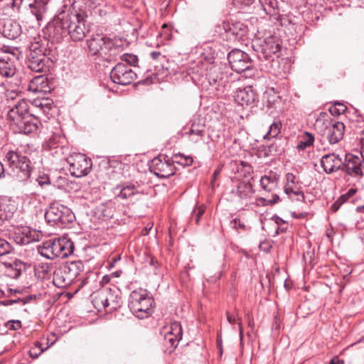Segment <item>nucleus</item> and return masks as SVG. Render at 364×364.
<instances>
[{"label": "nucleus", "instance_id": "obj_1", "mask_svg": "<svg viewBox=\"0 0 364 364\" xmlns=\"http://www.w3.org/2000/svg\"><path fill=\"white\" fill-rule=\"evenodd\" d=\"M6 121L14 133L28 134L35 132L39 124L38 119L29 112L30 102L26 99H19L10 105H6Z\"/></svg>", "mask_w": 364, "mask_h": 364}, {"label": "nucleus", "instance_id": "obj_2", "mask_svg": "<svg viewBox=\"0 0 364 364\" xmlns=\"http://www.w3.org/2000/svg\"><path fill=\"white\" fill-rule=\"evenodd\" d=\"M36 249L41 256L53 260L70 255L73 252L74 244L67 237H54L43 241Z\"/></svg>", "mask_w": 364, "mask_h": 364}, {"label": "nucleus", "instance_id": "obj_3", "mask_svg": "<svg viewBox=\"0 0 364 364\" xmlns=\"http://www.w3.org/2000/svg\"><path fill=\"white\" fill-rule=\"evenodd\" d=\"M314 127L316 132L326 137L331 144H337L343 138L344 124L328 118L325 112L320 114L316 119Z\"/></svg>", "mask_w": 364, "mask_h": 364}, {"label": "nucleus", "instance_id": "obj_4", "mask_svg": "<svg viewBox=\"0 0 364 364\" xmlns=\"http://www.w3.org/2000/svg\"><path fill=\"white\" fill-rule=\"evenodd\" d=\"M92 304L98 311L105 310L110 313L121 306V291L117 287L104 288L96 293L92 299Z\"/></svg>", "mask_w": 364, "mask_h": 364}, {"label": "nucleus", "instance_id": "obj_5", "mask_svg": "<svg viewBox=\"0 0 364 364\" xmlns=\"http://www.w3.org/2000/svg\"><path fill=\"white\" fill-rule=\"evenodd\" d=\"M84 270L80 260L72 261L54 271L53 282L58 288L70 286Z\"/></svg>", "mask_w": 364, "mask_h": 364}, {"label": "nucleus", "instance_id": "obj_6", "mask_svg": "<svg viewBox=\"0 0 364 364\" xmlns=\"http://www.w3.org/2000/svg\"><path fill=\"white\" fill-rule=\"evenodd\" d=\"M11 173L9 174L18 181H25L31 176L30 160L18 152L9 151L5 156Z\"/></svg>", "mask_w": 364, "mask_h": 364}, {"label": "nucleus", "instance_id": "obj_7", "mask_svg": "<svg viewBox=\"0 0 364 364\" xmlns=\"http://www.w3.org/2000/svg\"><path fill=\"white\" fill-rule=\"evenodd\" d=\"M153 299L146 291H134L129 296V307L140 319L148 318L153 312Z\"/></svg>", "mask_w": 364, "mask_h": 364}, {"label": "nucleus", "instance_id": "obj_8", "mask_svg": "<svg viewBox=\"0 0 364 364\" xmlns=\"http://www.w3.org/2000/svg\"><path fill=\"white\" fill-rule=\"evenodd\" d=\"M74 218L75 216L69 208L57 202L52 203L45 213V219L51 226L69 224Z\"/></svg>", "mask_w": 364, "mask_h": 364}, {"label": "nucleus", "instance_id": "obj_9", "mask_svg": "<svg viewBox=\"0 0 364 364\" xmlns=\"http://www.w3.org/2000/svg\"><path fill=\"white\" fill-rule=\"evenodd\" d=\"M87 43L92 55H100L109 60L116 54L117 48L114 46L112 41L102 34L93 35Z\"/></svg>", "mask_w": 364, "mask_h": 364}, {"label": "nucleus", "instance_id": "obj_10", "mask_svg": "<svg viewBox=\"0 0 364 364\" xmlns=\"http://www.w3.org/2000/svg\"><path fill=\"white\" fill-rule=\"evenodd\" d=\"M228 60L232 70L237 73H245V77H252L255 70L252 67V61L249 55L238 49L231 50L228 55Z\"/></svg>", "mask_w": 364, "mask_h": 364}, {"label": "nucleus", "instance_id": "obj_11", "mask_svg": "<svg viewBox=\"0 0 364 364\" xmlns=\"http://www.w3.org/2000/svg\"><path fill=\"white\" fill-rule=\"evenodd\" d=\"M68 36L73 41H81L86 36L89 28L86 26V21L80 14L68 15Z\"/></svg>", "mask_w": 364, "mask_h": 364}, {"label": "nucleus", "instance_id": "obj_12", "mask_svg": "<svg viewBox=\"0 0 364 364\" xmlns=\"http://www.w3.org/2000/svg\"><path fill=\"white\" fill-rule=\"evenodd\" d=\"M68 170L73 176L80 178L88 174L92 168V161L85 155L75 154L68 159Z\"/></svg>", "mask_w": 364, "mask_h": 364}, {"label": "nucleus", "instance_id": "obj_13", "mask_svg": "<svg viewBox=\"0 0 364 364\" xmlns=\"http://www.w3.org/2000/svg\"><path fill=\"white\" fill-rule=\"evenodd\" d=\"M160 333L164 337V346L167 347V350L170 348L169 353H171L178 346V342L182 338L183 331L181 325L179 322L174 321L170 325L164 326Z\"/></svg>", "mask_w": 364, "mask_h": 364}, {"label": "nucleus", "instance_id": "obj_14", "mask_svg": "<svg viewBox=\"0 0 364 364\" xmlns=\"http://www.w3.org/2000/svg\"><path fill=\"white\" fill-rule=\"evenodd\" d=\"M68 15L69 14H61L48 24L47 31L50 38L60 41L68 36Z\"/></svg>", "mask_w": 364, "mask_h": 364}, {"label": "nucleus", "instance_id": "obj_15", "mask_svg": "<svg viewBox=\"0 0 364 364\" xmlns=\"http://www.w3.org/2000/svg\"><path fill=\"white\" fill-rule=\"evenodd\" d=\"M150 170L159 178H168L175 173V166L165 155H159L151 160Z\"/></svg>", "mask_w": 364, "mask_h": 364}, {"label": "nucleus", "instance_id": "obj_16", "mask_svg": "<svg viewBox=\"0 0 364 364\" xmlns=\"http://www.w3.org/2000/svg\"><path fill=\"white\" fill-rule=\"evenodd\" d=\"M110 78L114 83L127 85L136 78V74L129 66L119 63L110 72Z\"/></svg>", "mask_w": 364, "mask_h": 364}, {"label": "nucleus", "instance_id": "obj_17", "mask_svg": "<svg viewBox=\"0 0 364 364\" xmlns=\"http://www.w3.org/2000/svg\"><path fill=\"white\" fill-rule=\"evenodd\" d=\"M364 168V160L362 156H355L351 154L346 155L345 162L342 166V171L354 177H362Z\"/></svg>", "mask_w": 364, "mask_h": 364}, {"label": "nucleus", "instance_id": "obj_18", "mask_svg": "<svg viewBox=\"0 0 364 364\" xmlns=\"http://www.w3.org/2000/svg\"><path fill=\"white\" fill-rule=\"evenodd\" d=\"M235 100L242 107H253L257 104V97L252 87H245L237 90Z\"/></svg>", "mask_w": 364, "mask_h": 364}, {"label": "nucleus", "instance_id": "obj_19", "mask_svg": "<svg viewBox=\"0 0 364 364\" xmlns=\"http://www.w3.org/2000/svg\"><path fill=\"white\" fill-rule=\"evenodd\" d=\"M206 78L211 86H215L217 91L223 92L227 80L220 68L217 65H210L207 69Z\"/></svg>", "mask_w": 364, "mask_h": 364}, {"label": "nucleus", "instance_id": "obj_20", "mask_svg": "<svg viewBox=\"0 0 364 364\" xmlns=\"http://www.w3.org/2000/svg\"><path fill=\"white\" fill-rule=\"evenodd\" d=\"M18 57L14 53H6L0 57V75L5 77H12L16 73V60Z\"/></svg>", "mask_w": 364, "mask_h": 364}, {"label": "nucleus", "instance_id": "obj_21", "mask_svg": "<svg viewBox=\"0 0 364 364\" xmlns=\"http://www.w3.org/2000/svg\"><path fill=\"white\" fill-rule=\"evenodd\" d=\"M28 90L38 95H46L51 91V87L48 77L44 75L36 76L31 80Z\"/></svg>", "mask_w": 364, "mask_h": 364}, {"label": "nucleus", "instance_id": "obj_22", "mask_svg": "<svg viewBox=\"0 0 364 364\" xmlns=\"http://www.w3.org/2000/svg\"><path fill=\"white\" fill-rule=\"evenodd\" d=\"M28 67L33 72L41 73L47 71L44 51L37 50L29 52L28 54Z\"/></svg>", "mask_w": 364, "mask_h": 364}, {"label": "nucleus", "instance_id": "obj_23", "mask_svg": "<svg viewBox=\"0 0 364 364\" xmlns=\"http://www.w3.org/2000/svg\"><path fill=\"white\" fill-rule=\"evenodd\" d=\"M286 181L284 186L285 193L290 198H291V195L296 196L298 201H304L305 197L301 190V186L296 180V176L291 173H288L286 174Z\"/></svg>", "mask_w": 364, "mask_h": 364}, {"label": "nucleus", "instance_id": "obj_24", "mask_svg": "<svg viewBox=\"0 0 364 364\" xmlns=\"http://www.w3.org/2000/svg\"><path fill=\"white\" fill-rule=\"evenodd\" d=\"M320 162L324 171L328 174L342 169L343 164L339 155L334 153L325 154L321 157Z\"/></svg>", "mask_w": 364, "mask_h": 364}, {"label": "nucleus", "instance_id": "obj_25", "mask_svg": "<svg viewBox=\"0 0 364 364\" xmlns=\"http://www.w3.org/2000/svg\"><path fill=\"white\" fill-rule=\"evenodd\" d=\"M261 48L264 58L266 59L269 58L272 54L277 53L281 49L279 40L274 36H269L265 38Z\"/></svg>", "mask_w": 364, "mask_h": 364}, {"label": "nucleus", "instance_id": "obj_26", "mask_svg": "<svg viewBox=\"0 0 364 364\" xmlns=\"http://www.w3.org/2000/svg\"><path fill=\"white\" fill-rule=\"evenodd\" d=\"M1 32L4 36L9 39H15L21 33V27L16 22L8 20L4 22Z\"/></svg>", "mask_w": 364, "mask_h": 364}, {"label": "nucleus", "instance_id": "obj_27", "mask_svg": "<svg viewBox=\"0 0 364 364\" xmlns=\"http://www.w3.org/2000/svg\"><path fill=\"white\" fill-rule=\"evenodd\" d=\"M278 181L279 176L271 171L261 178L260 185L264 191L271 192L277 188Z\"/></svg>", "mask_w": 364, "mask_h": 364}, {"label": "nucleus", "instance_id": "obj_28", "mask_svg": "<svg viewBox=\"0 0 364 364\" xmlns=\"http://www.w3.org/2000/svg\"><path fill=\"white\" fill-rule=\"evenodd\" d=\"M222 26L225 32H229L234 36H242L247 31V26L240 21L232 23L223 21Z\"/></svg>", "mask_w": 364, "mask_h": 364}, {"label": "nucleus", "instance_id": "obj_29", "mask_svg": "<svg viewBox=\"0 0 364 364\" xmlns=\"http://www.w3.org/2000/svg\"><path fill=\"white\" fill-rule=\"evenodd\" d=\"M232 192L240 199H246L253 194L252 186L250 182L240 181Z\"/></svg>", "mask_w": 364, "mask_h": 364}, {"label": "nucleus", "instance_id": "obj_30", "mask_svg": "<svg viewBox=\"0 0 364 364\" xmlns=\"http://www.w3.org/2000/svg\"><path fill=\"white\" fill-rule=\"evenodd\" d=\"M186 134L189 135L191 141L197 143L202 140L204 136L205 126L204 124L193 123Z\"/></svg>", "mask_w": 364, "mask_h": 364}, {"label": "nucleus", "instance_id": "obj_31", "mask_svg": "<svg viewBox=\"0 0 364 364\" xmlns=\"http://www.w3.org/2000/svg\"><path fill=\"white\" fill-rule=\"evenodd\" d=\"M49 0H35L33 3L30 4L29 7L31 12L36 17L38 21L42 19L43 14L46 11V5Z\"/></svg>", "mask_w": 364, "mask_h": 364}, {"label": "nucleus", "instance_id": "obj_32", "mask_svg": "<svg viewBox=\"0 0 364 364\" xmlns=\"http://www.w3.org/2000/svg\"><path fill=\"white\" fill-rule=\"evenodd\" d=\"M314 136L309 132H305L299 141L296 149L298 150H304L306 148L313 145Z\"/></svg>", "mask_w": 364, "mask_h": 364}, {"label": "nucleus", "instance_id": "obj_33", "mask_svg": "<svg viewBox=\"0 0 364 364\" xmlns=\"http://www.w3.org/2000/svg\"><path fill=\"white\" fill-rule=\"evenodd\" d=\"M138 189L134 185H129L124 186L120 192L118 193L117 197L122 199H127L132 196L139 193Z\"/></svg>", "mask_w": 364, "mask_h": 364}, {"label": "nucleus", "instance_id": "obj_34", "mask_svg": "<svg viewBox=\"0 0 364 364\" xmlns=\"http://www.w3.org/2000/svg\"><path fill=\"white\" fill-rule=\"evenodd\" d=\"M282 124L280 121H274L270 126L268 132L264 136V139L275 138L281 131Z\"/></svg>", "mask_w": 364, "mask_h": 364}, {"label": "nucleus", "instance_id": "obj_35", "mask_svg": "<svg viewBox=\"0 0 364 364\" xmlns=\"http://www.w3.org/2000/svg\"><path fill=\"white\" fill-rule=\"evenodd\" d=\"M53 264L48 262H38L34 265L36 272L42 273L43 276L49 274L52 270Z\"/></svg>", "mask_w": 364, "mask_h": 364}, {"label": "nucleus", "instance_id": "obj_36", "mask_svg": "<svg viewBox=\"0 0 364 364\" xmlns=\"http://www.w3.org/2000/svg\"><path fill=\"white\" fill-rule=\"evenodd\" d=\"M33 105L41 108L43 112H46L50 109L51 103L48 99L34 100Z\"/></svg>", "mask_w": 364, "mask_h": 364}, {"label": "nucleus", "instance_id": "obj_37", "mask_svg": "<svg viewBox=\"0 0 364 364\" xmlns=\"http://www.w3.org/2000/svg\"><path fill=\"white\" fill-rule=\"evenodd\" d=\"M6 105H10L19 99H23L19 93L15 90H7L6 92Z\"/></svg>", "mask_w": 364, "mask_h": 364}, {"label": "nucleus", "instance_id": "obj_38", "mask_svg": "<svg viewBox=\"0 0 364 364\" xmlns=\"http://www.w3.org/2000/svg\"><path fill=\"white\" fill-rule=\"evenodd\" d=\"M227 319H228V321L232 325L237 323L238 328H239L240 339L242 340V323L240 321L241 318H237L235 316L231 315L229 312H227Z\"/></svg>", "mask_w": 364, "mask_h": 364}, {"label": "nucleus", "instance_id": "obj_39", "mask_svg": "<svg viewBox=\"0 0 364 364\" xmlns=\"http://www.w3.org/2000/svg\"><path fill=\"white\" fill-rule=\"evenodd\" d=\"M346 109V107L342 103H335L329 108V112L332 115H339Z\"/></svg>", "mask_w": 364, "mask_h": 364}, {"label": "nucleus", "instance_id": "obj_40", "mask_svg": "<svg viewBox=\"0 0 364 364\" xmlns=\"http://www.w3.org/2000/svg\"><path fill=\"white\" fill-rule=\"evenodd\" d=\"M44 348H42L41 344L37 343L35 346L29 350V355L33 358H37L43 351Z\"/></svg>", "mask_w": 364, "mask_h": 364}, {"label": "nucleus", "instance_id": "obj_41", "mask_svg": "<svg viewBox=\"0 0 364 364\" xmlns=\"http://www.w3.org/2000/svg\"><path fill=\"white\" fill-rule=\"evenodd\" d=\"M122 60L127 63L129 65H135L138 62V58L135 55L124 53L121 56Z\"/></svg>", "mask_w": 364, "mask_h": 364}, {"label": "nucleus", "instance_id": "obj_42", "mask_svg": "<svg viewBox=\"0 0 364 364\" xmlns=\"http://www.w3.org/2000/svg\"><path fill=\"white\" fill-rule=\"evenodd\" d=\"M11 250L10 244L4 240L0 239V257L9 254Z\"/></svg>", "mask_w": 364, "mask_h": 364}, {"label": "nucleus", "instance_id": "obj_43", "mask_svg": "<svg viewBox=\"0 0 364 364\" xmlns=\"http://www.w3.org/2000/svg\"><path fill=\"white\" fill-rule=\"evenodd\" d=\"M205 212V208L203 206H199L196 209L193 210L192 213V218L195 220L196 224L199 223L201 216Z\"/></svg>", "mask_w": 364, "mask_h": 364}, {"label": "nucleus", "instance_id": "obj_44", "mask_svg": "<svg viewBox=\"0 0 364 364\" xmlns=\"http://www.w3.org/2000/svg\"><path fill=\"white\" fill-rule=\"evenodd\" d=\"M176 159L180 158V160L177 161L178 163L181 164L184 166H191L193 164V159L191 156H184L183 155H176Z\"/></svg>", "mask_w": 364, "mask_h": 364}, {"label": "nucleus", "instance_id": "obj_45", "mask_svg": "<svg viewBox=\"0 0 364 364\" xmlns=\"http://www.w3.org/2000/svg\"><path fill=\"white\" fill-rule=\"evenodd\" d=\"M7 327L10 330H17L21 327V323L18 320H12L8 322Z\"/></svg>", "mask_w": 364, "mask_h": 364}, {"label": "nucleus", "instance_id": "obj_46", "mask_svg": "<svg viewBox=\"0 0 364 364\" xmlns=\"http://www.w3.org/2000/svg\"><path fill=\"white\" fill-rule=\"evenodd\" d=\"M44 50L45 49L43 48V46L38 42L31 43L30 47H29V52H35L37 50L44 51Z\"/></svg>", "mask_w": 364, "mask_h": 364}, {"label": "nucleus", "instance_id": "obj_47", "mask_svg": "<svg viewBox=\"0 0 364 364\" xmlns=\"http://www.w3.org/2000/svg\"><path fill=\"white\" fill-rule=\"evenodd\" d=\"M22 301L21 299H6V300H4V301H0V304L3 305V306H10V305H12L14 304H16V303H18V302H21Z\"/></svg>", "mask_w": 364, "mask_h": 364}, {"label": "nucleus", "instance_id": "obj_48", "mask_svg": "<svg viewBox=\"0 0 364 364\" xmlns=\"http://www.w3.org/2000/svg\"><path fill=\"white\" fill-rule=\"evenodd\" d=\"M359 140L361 144L360 154L362 156L364 160V129L361 132Z\"/></svg>", "mask_w": 364, "mask_h": 364}, {"label": "nucleus", "instance_id": "obj_49", "mask_svg": "<svg viewBox=\"0 0 364 364\" xmlns=\"http://www.w3.org/2000/svg\"><path fill=\"white\" fill-rule=\"evenodd\" d=\"M232 223L233 225V227L235 228H241V229H245V225L244 223H242L240 219H237V218H235L234 220H232Z\"/></svg>", "mask_w": 364, "mask_h": 364}, {"label": "nucleus", "instance_id": "obj_50", "mask_svg": "<svg viewBox=\"0 0 364 364\" xmlns=\"http://www.w3.org/2000/svg\"><path fill=\"white\" fill-rule=\"evenodd\" d=\"M37 181L41 186L50 183V181L48 176L39 177Z\"/></svg>", "mask_w": 364, "mask_h": 364}, {"label": "nucleus", "instance_id": "obj_51", "mask_svg": "<svg viewBox=\"0 0 364 364\" xmlns=\"http://www.w3.org/2000/svg\"><path fill=\"white\" fill-rule=\"evenodd\" d=\"M151 57L154 60H158L160 58V57L165 58L164 55H162L160 52L158 51H153L151 53Z\"/></svg>", "mask_w": 364, "mask_h": 364}, {"label": "nucleus", "instance_id": "obj_52", "mask_svg": "<svg viewBox=\"0 0 364 364\" xmlns=\"http://www.w3.org/2000/svg\"><path fill=\"white\" fill-rule=\"evenodd\" d=\"M239 4H244L245 6H249L252 4L254 1V0H235Z\"/></svg>", "mask_w": 364, "mask_h": 364}, {"label": "nucleus", "instance_id": "obj_53", "mask_svg": "<svg viewBox=\"0 0 364 364\" xmlns=\"http://www.w3.org/2000/svg\"><path fill=\"white\" fill-rule=\"evenodd\" d=\"M240 164L242 166V167L247 168V171L248 173H250L252 171V167L246 162L241 161Z\"/></svg>", "mask_w": 364, "mask_h": 364}, {"label": "nucleus", "instance_id": "obj_54", "mask_svg": "<svg viewBox=\"0 0 364 364\" xmlns=\"http://www.w3.org/2000/svg\"><path fill=\"white\" fill-rule=\"evenodd\" d=\"M110 281V276L109 275H105L103 277L102 282L104 284H107Z\"/></svg>", "mask_w": 364, "mask_h": 364}, {"label": "nucleus", "instance_id": "obj_55", "mask_svg": "<svg viewBox=\"0 0 364 364\" xmlns=\"http://www.w3.org/2000/svg\"><path fill=\"white\" fill-rule=\"evenodd\" d=\"M4 173H5V169H4V165L2 164L1 162H0V178L4 176Z\"/></svg>", "mask_w": 364, "mask_h": 364}, {"label": "nucleus", "instance_id": "obj_56", "mask_svg": "<svg viewBox=\"0 0 364 364\" xmlns=\"http://www.w3.org/2000/svg\"><path fill=\"white\" fill-rule=\"evenodd\" d=\"M263 1L264 0H259V1L262 4L263 3ZM266 1H267V0H265ZM275 3V1L274 0H268V4H269V6L271 7H274V4Z\"/></svg>", "mask_w": 364, "mask_h": 364}, {"label": "nucleus", "instance_id": "obj_57", "mask_svg": "<svg viewBox=\"0 0 364 364\" xmlns=\"http://www.w3.org/2000/svg\"><path fill=\"white\" fill-rule=\"evenodd\" d=\"M279 200V198L277 195H274L273 196V198H272V203H277L278 201Z\"/></svg>", "mask_w": 364, "mask_h": 364}, {"label": "nucleus", "instance_id": "obj_58", "mask_svg": "<svg viewBox=\"0 0 364 364\" xmlns=\"http://www.w3.org/2000/svg\"><path fill=\"white\" fill-rule=\"evenodd\" d=\"M339 206L337 205V202H336L335 203H333L331 206V208L333 209V210L334 212H336L338 209Z\"/></svg>", "mask_w": 364, "mask_h": 364}, {"label": "nucleus", "instance_id": "obj_59", "mask_svg": "<svg viewBox=\"0 0 364 364\" xmlns=\"http://www.w3.org/2000/svg\"><path fill=\"white\" fill-rule=\"evenodd\" d=\"M276 223L277 224H279L280 223H284L283 220L282 218H277L276 220Z\"/></svg>", "mask_w": 364, "mask_h": 364}, {"label": "nucleus", "instance_id": "obj_60", "mask_svg": "<svg viewBox=\"0 0 364 364\" xmlns=\"http://www.w3.org/2000/svg\"><path fill=\"white\" fill-rule=\"evenodd\" d=\"M355 192V190L350 189V190L348 191V193H349V194H350V195H353Z\"/></svg>", "mask_w": 364, "mask_h": 364}, {"label": "nucleus", "instance_id": "obj_61", "mask_svg": "<svg viewBox=\"0 0 364 364\" xmlns=\"http://www.w3.org/2000/svg\"><path fill=\"white\" fill-rule=\"evenodd\" d=\"M28 233L30 234V236H29V237H31V230H28Z\"/></svg>", "mask_w": 364, "mask_h": 364}, {"label": "nucleus", "instance_id": "obj_62", "mask_svg": "<svg viewBox=\"0 0 364 364\" xmlns=\"http://www.w3.org/2000/svg\"><path fill=\"white\" fill-rule=\"evenodd\" d=\"M214 175H218L217 171H215Z\"/></svg>", "mask_w": 364, "mask_h": 364}]
</instances>
